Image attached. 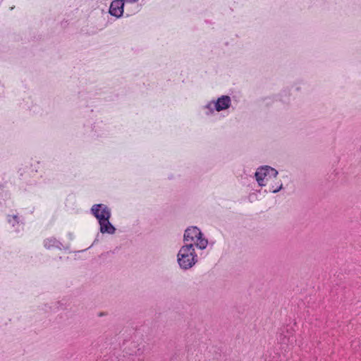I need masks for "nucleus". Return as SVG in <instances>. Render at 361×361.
I'll return each instance as SVG.
<instances>
[{
  "label": "nucleus",
  "instance_id": "20e7f679",
  "mask_svg": "<svg viewBox=\"0 0 361 361\" xmlns=\"http://www.w3.org/2000/svg\"><path fill=\"white\" fill-rule=\"evenodd\" d=\"M91 212L99 222L111 217L110 209L103 204H94L91 208Z\"/></svg>",
  "mask_w": 361,
  "mask_h": 361
},
{
  "label": "nucleus",
  "instance_id": "0eeeda50",
  "mask_svg": "<svg viewBox=\"0 0 361 361\" xmlns=\"http://www.w3.org/2000/svg\"><path fill=\"white\" fill-rule=\"evenodd\" d=\"M100 226V232L102 233H109L113 234L115 233L116 228L114 226L110 223L109 219H106L104 221L99 222Z\"/></svg>",
  "mask_w": 361,
  "mask_h": 361
},
{
  "label": "nucleus",
  "instance_id": "423d86ee",
  "mask_svg": "<svg viewBox=\"0 0 361 361\" xmlns=\"http://www.w3.org/2000/svg\"><path fill=\"white\" fill-rule=\"evenodd\" d=\"M212 105L214 106V109L217 111L225 110L228 109L231 105V98L228 96H221L217 99L216 102L209 104L208 107H210Z\"/></svg>",
  "mask_w": 361,
  "mask_h": 361
},
{
  "label": "nucleus",
  "instance_id": "7ed1b4c3",
  "mask_svg": "<svg viewBox=\"0 0 361 361\" xmlns=\"http://www.w3.org/2000/svg\"><path fill=\"white\" fill-rule=\"evenodd\" d=\"M278 171L269 166L259 167L255 173L256 180L260 186H264L265 178H276Z\"/></svg>",
  "mask_w": 361,
  "mask_h": 361
},
{
  "label": "nucleus",
  "instance_id": "6e6552de",
  "mask_svg": "<svg viewBox=\"0 0 361 361\" xmlns=\"http://www.w3.org/2000/svg\"><path fill=\"white\" fill-rule=\"evenodd\" d=\"M59 241L56 240L55 238H47L44 240V246L47 248H51L52 247H58L59 246Z\"/></svg>",
  "mask_w": 361,
  "mask_h": 361
},
{
  "label": "nucleus",
  "instance_id": "9b49d317",
  "mask_svg": "<svg viewBox=\"0 0 361 361\" xmlns=\"http://www.w3.org/2000/svg\"><path fill=\"white\" fill-rule=\"evenodd\" d=\"M13 218L14 220H16L17 216H13Z\"/></svg>",
  "mask_w": 361,
  "mask_h": 361
},
{
  "label": "nucleus",
  "instance_id": "f03ea898",
  "mask_svg": "<svg viewBox=\"0 0 361 361\" xmlns=\"http://www.w3.org/2000/svg\"><path fill=\"white\" fill-rule=\"evenodd\" d=\"M184 243V245H187V243H192L201 250L205 249L208 244L207 240L202 238V233L197 227H191L185 230Z\"/></svg>",
  "mask_w": 361,
  "mask_h": 361
},
{
  "label": "nucleus",
  "instance_id": "f257e3e1",
  "mask_svg": "<svg viewBox=\"0 0 361 361\" xmlns=\"http://www.w3.org/2000/svg\"><path fill=\"white\" fill-rule=\"evenodd\" d=\"M177 257L178 264L183 269L191 268L197 261L192 243H187V245L182 246Z\"/></svg>",
  "mask_w": 361,
  "mask_h": 361
},
{
  "label": "nucleus",
  "instance_id": "9d476101",
  "mask_svg": "<svg viewBox=\"0 0 361 361\" xmlns=\"http://www.w3.org/2000/svg\"><path fill=\"white\" fill-rule=\"evenodd\" d=\"M282 188H283V185H282V183H281V184H280V185H279V187L278 188L274 189V190H272V192H273L274 193H276V192H279L280 190H281V189H282Z\"/></svg>",
  "mask_w": 361,
  "mask_h": 361
},
{
  "label": "nucleus",
  "instance_id": "1a4fd4ad",
  "mask_svg": "<svg viewBox=\"0 0 361 361\" xmlns=\"http://www.w3.org/2000/svg\"><path fill=\"white\" fill-rule=\"evenodd\" d=\"M286 340L288 341L289 338H286V337L285 336H283V337H282V336H281V338H280L281 343H286Z\"/></svg>",
  "mask_w": 361,
  "mask_h": 361
},
{
  "label": "nucleus",
  "instance_id": "39448f33",
  "mask_svg": "<svg viewBox=\"0 0 361 361\" xmlns=\"http://www.w3.org/2000/svg\"><path fill=\"white\" fill-rule=\"evenodd\" d=\"M123 0L113 1L110 5L109 13L117 18L121 17L123 13Z\"/></svg>",
  "mask_w": 361,
  "mask_h": 361
}]
</instances>
